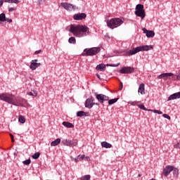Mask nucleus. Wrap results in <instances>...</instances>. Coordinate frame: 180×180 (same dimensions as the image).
Masks as SVG:
<instances>
[{"instance_id": "f257e3e1", "label": "nucleus", "mask_w": 180, "mask_h": 180, "mask_svg": "<svg viewBox=\"0 0 180 180\" xmlns=\"http://www.w3.org/2000/svg\"><path fill=\"white\" fill-rule=\"evenodd\" d=\"M69 32L73 34L75 37H86L91 34L89 27L82 25H72L69 29Z\"/></svg>"}, {"instance_id": "f03ea898", "label": "nucleus", "mask_w": 180, "mask_h": 180, "mask_svg": "<svg viewBox=\"0 0 180 180\" xmlns=\"http://www.w3.org/2000/svg\"><path fill=\"white\" fill-rule=\"evenodd\" d=\"M0 101L6 102V103H9L10 105H13L14 106H23V101L26 102V100L18 98L15 95L9 93H1Z\"/></svg>"}, {"instance_id": "7ed1b4c3", "label": "nucleus", "mask_w": 180, "mask_h": 180, "mask_svg": "<svg viewBox=\"0 0 180 180\" xmlns=\"http://www.w3.org/2000/svg\"><path fill=\"white\" fill-rule=\"evenodd\" d=\"M124 21L122 20L120 18H111L110 20H107V26L110 27V29H116V27H119V26H122Z\"/></svg>"}, {"instance_id": "20e7f679", "label": "nucleus", "mask_w": 180, "mask_h": 180, "mask_svg": "<svg viewBox=\"0 0 180 180\" xmlns=\"http://www.w3.org/2000/svg\"><path fill=\"white\" fill-rule=\"evenodd\" d=\"M101 52V48L100 47H93L90 49H85L84 50V53H82V56L84 57L86 56H96L98 53Z\"/></svg>"}, {"instance_id": "39448f33", "label": "nucleus", "mask_w": 180, "mask_h": 180, "mask_svg": "<svg viewBox=\"0 0 180 180\" xmlns=\"http://www.w3.org/2000/svg\"><path fill=\"white\" fill-rule=\"evenodd\" d=\"M62 144L67 147H77L78 146V139H63Z\"/></svg>"}, {"instance_id": "423d86ee", "label": "nucleus", "mask_w": 180, "mask_h": 180, "mask_svg": "<svg viewBox=\"0 0 180 180\" xmlns=\"http://www.w3.org/2000/svg\"><path fill=\"white\" fill-rule=\"evenodd\" d=\"M94 96H96V99H97L98 102L100 103H104V102L109 101V96L105 94L94 93Z\"/></svg>"}, {"instance_id": "0eeeda50", "label": "nucleus", "mask_w": 180, "mask_h": 180, "mask_svg": "<svg viewBox=\"0 0 180 180\" xmlns=\"http://www.w3.org/2000/svg\"><path fill=\"white\" fill-rule=\"evenodd\" d=\"M136 53H140V51H150L153 49V45H143L139 46L135 48Z\"/></svg>"}, {"instance_id": "6e6552de", "label": "nucleus", "mask_w": 180, "mask_h": 180, "mask_svg": "<svg viewBox=\"0 0 180 180\" xmlns=\"http://www.w3.org/2000/svg\"><path fill=\"white\" fill-rule=\"evenodd\" d=\"M95 98L94 97L91 96L89 98H87L84 103L85 108H87V109H92L94 108V105H95Z\"/></svg>"}, {"instance_id": "1a4fd4ad", "label": "nucleus", "mask_w": 180, "mask_h": 180, "mask_svg": "<svg viewBox=\"0 0 180 180\" xmlns=\"http://www.w3.org/2000/svg\"><path fill=\"white\" fill-rule=\"evenodd\" d=\"M120 74H133L134 68L130 66H124L120 70Z\"/></svg>"}, {"instance_id": "9d476101", "label": "nucleus", "mask_w": 180, "mask_h": 180, "mask_svg": "<svg viewBox=\"0 0 180 180\" xmlns=\"http://www.w3.org/2000/svg\"><path fill=\"white\" fill-rule=\"evenodd\" d=\"M60 6H62V8H64V9H65L66 11H75V6L67 2L60 3Z\"/></svg>"}, {"instance_id": "9b49d317", "label": "nucleus", "mask_w": 180, "mask_h": 180, "mask_svg": "<svg viewBox=\"0 0 180 180\" xmlns=\"http://www.w3.org/2000/svg\"><path fill=\"white\" fill-rule=\"evenodd\" d=\"M172 170H174L172 165H167L162 171L164 176H168V175L172 172Z\"/></svg>"}, {"instance_id": "f8f14e48", "label": "nucleus", "mask_w": 180, "mask_h": 180, "mask_svg": "<svg viewBox=\"0 0 180 180\" xmlns=\"http://www.w3.org/2000/svg\"><path fill=\"white\" fill-rule=\"evenodd\" d=\"M86 18V14L85 13H79L73 15V19L75 20H84Z\"/></svg>"}, {"instance_id": "ddd939ff", "label": "nucleus", "mask_w": 180, "mask_h": 180, "mask_svg": "<svg viewBox=\"0 0 180 180\" xmlns=\"http://www.w3.org/2000/svg\"><path fill=\"white\" fill-rule=\"evenodd\" d=\"M174 73H162L158 76V79H164V81H167V79H169V77H172Z\"/></svg>"}, {"instance_id": "4468645a", "label": "nucleus", "mask_w": 180, "mask_h": 180, "mask_svg": "<svg viewBox=\"0 0 180 180\" xmlns=\"http://www.w3.org/2000/svg\"><path fill=\"white\" fill-rule=\"evenodd\" d=\"M174 99H180V91L170 95L167 98V102H169V101H174Z\"/></svg>"}, {"instance_id": "2eb2a0df", "label": "nucleus", "mask_w": 180, "mask_h": 180, "mask_svg": "<svg viewBox=\"0 0 180 180\" xmlns=\"http://www.w3.org/2000/svg\"><path fill=\"white\" fill-rule=\"evenodd\" d=\"M135 15L143 20L146 18V10L135 11Z\"/></svg>"}, {"instance_id": "dca6fc26", "label": "nucleus", "mask_w": 180, "mask_h": 180, "mask_svg": "<svg viewBox=\"0 0 180 180\" xmlns=\"http://www.w3.org/2000/svg\"><path fill=\"white\" fill-rule=\"evenodd\" d=\"M143 33H146V37L151 38L155 36V33L153 30H147L146 28H143Z\"/></svg>"}, {"instance_id": "f3484780", "label": "nucleus", "mask_w": 180, "mask_h": 180, "mask_svg": "<svg viewBox=\"0 0 180 180\" xmlns=\"http://www.w3.org/2000/svg\"><path fill=\"white\" fill-rule=\"evenodd\" d=\"M134 54H137V51H136V48H134L133 50L125 51L124 52V56L127 57H129L130 56H134Z\"/></svg>"}, {"instance_id": "a211bd4d", "label": "nucleus", "mask_w": 180, "mask_h": 180, "mask_svg": "<svg viewBox=\"0 0 180 180\" xmlns=\"http://www.w3.org/2000/svg\"><path fill=\"white\" fill-rule=\"evenodd\" d=\"M40 65H41V63H40L31 62L30 68L32 71H34V70H36V68H39V67H40Z\"/></svg>"}, {"instance_id": "6ab92c4d", "label": "nucleus", "mask_w": 180, "mask_h": 180, "mask_svg": "<svg viewBox=\"0 0 180 180\" xmlns=\"http://www.w3.org/2000/svg\"><path fill=\"white\" fill-rule=\"evenodd\" d=\"M146 89H145V84L144 83H141L138 89L139 94H141V95H144L146 94Z\"/></svg>"}, {"instance_id": "aec40b11", "label": "nucleus", "mask_w": 180, "mask_h": 180, "mask_svg": "<svg viewBox=\"0 0 180 180\" xmlns=\"http://www.w3.org/2000/svg\"><path fill=\"white\" fill-rule=\"evenodd\" d=\"M77 117H82V116L88 117L89 116V112H86L84 111H78L77 112Z\"/></svg>"}, {"instance_id": "412c9836", "label": "nucleus", "mask_w": 180, "mask_h": 180, "mask_svg": "<svg viewBox=\"0 0 180 180\" xmlns=\"http://www.w3.org/2000/svg\"><path fill=\"white\" fill-rule=\"evenodd\" d=\"M96 70H97V71H105V70H106V65H105V64H99L96 67Z\"/></svg>"}, {"instance_id": "4be33fe9", "label": "nucleus", "mask_w": 180, "mask_h": 180, "mask_svg": "<svg viewBox=\"0 0 180 180\" xmlns=\"http://www.w3.org/2000/svg\"><path fill=\"white\" fill-rule=\"evenodd\" d=\"M61 143V139L60 138L56 139L51 143V146L52 147H56V146H58Z\"/></svg>"}, {"instance_id": "5701e85b", "label": "nucleus", "mask_w": 180, "mask_h": 180, "mask_svg": "<svg viewBox=\"0 0 180 180\" xmlns=\"http://www.w3.org/2000/svg\"><path fill=\"white\" fill-rule=\"evenodd\" d=\"M63 126H65V127H68V129H72L74 128V124L71 122H63L62 123Z\"/></svg>"}, {"instance_id": "b1692460", "label": "nucleus", "mask_w": 180, "mask_h": 180, "mask_svg": "<svg viewBox=\"0 0 180 180\" xmlns=\"http://www.w3.org/2000/svg\"><path fill=\"white\" fill-rule=\"evenodd\" d=\"M101 147H103V148H112V144L106 141H103L101 142Z\"/></svg>"}, {"instance_id": "393cba45", "label": "nucleus", "mask_w": 180, "mask_h": 180, "mask_svg": "<svg viewBox=\"0 0 180 180\" xmlns=\"http://www.w3.org/2000/svg\"><path fill=\"white\" fill-rule=\"evenodd\" d=\"M173 176H174V178H178L179 175V169H178V168L174 167L173 166Z\"/></svg>"}, {"instance_id": "a878e982", "label": "nucleus", "mask_w": 180, "mask_h": 180, "mask_svg": "<svg viewBox=\"0 0 180 180\" xmlns=\"http://www.w3.org/2000/svg\"><path fill=\"white\" fill-rule=\"evenodd\" d=\"M138 108H139V109H141L142 110H145L146 112H150V110H151V109H147V108H146V106L143 103L138 105Z\"/></svg>"}, {"instance_id": "bb28decb", "label": "nucleus", "mask_w": 180, "mask_h": 180, "mask_svg": "<svg viewBox=\"0 0 180 180\" xmlns=\"http://www.w3.org/2000/svg\"><path fill=\"white\" fill-rule=\"evenodd\" d=\"M18 122L19 123H21L22 124H23L24 123L26 122V118H25V116L23 115H19Z\"/></svg>"}, {"instance_id": "cd10ccee", "label": "nucleus", "mask_w": 180, "mask_h": 180, "mask_svg": "<svg viewBox=\"0 0 180 180\" xmlns=\"http://www.w3.org/2000/svg\"><path fill=\"white\" fill-rule=\"evenodd\" d=\"M68 41L70 44H77V40L75 39V37H71L69 38Z\"/></svg>"}, {"instance_id": "c85d7f7f", "label": "nucleus", "mask_w": 180, "mask_h": 180, "mask_svg": "<svg viewBox=\"0 0 180 180\" xmlns=\"http://www.w3.org/2000/svg\"><path fill=\"white\" fill-rule=\"evenodd\" d=\"M117 101H119V98H115L110 99V100L108 99V101H108V105H113V103H116V102H117Z\"/></svg>"}, {"instance_id": "c756f323", "label": "nucleus", "mask_w": 180, "mask_h": 180, "mask_svg": "<svg viewBox=\"0 0 180 180\" xmlns=\"http://www.w3.org/2000/svg\"><path fill=\"white\" fill-rule=\"evenodd\" d=\"M136 11H145L144 5L143 4H137L136 6Z\"/></svg>"}, {"instance_id": "7c9ffc66", "label": "nucleus", "mask_w": 180, "mask_h": 180, "mask_svg": "<svg viewBox=\"0 0 180 180\" xmlns=\"http://www.w3.org/2000/svg\"><path fill=\"white\" fill-rule=\"evenodd\" d=\"M5 13H2L0 14V23H2V22H5Z\"/></svg>"}, {"instance_id": "2f4dec72", "label": "nucleus", "mask_w": 180, "mask_h": 180, "mask_svg": "<svg viewBox=\"0 0 180 180\" xmlns=\"http://www.w3.org/2000/svg\"><path fill=\"white\" fill-rule=\"evenodd\" d=\"M40 157V153L39 152H37L35 153L32 156V158L34 159V160H38V158Z\"/></svg>"}, {"instance_id": "473e14b6", "label": "nucleus", "mask_w": 180, "mask_h": 180, "mask_svg": "<svg viewBox=\"0 0 180 180\" xmlns=\"http://www.w3.org/2000/svg\"><path fill=\"white\" fill-rule=\"evenodd\" d=\"M80 179H81V180H89V179H91V175L87 174V175L82 176L80 178Z\"/></svg>"}, {"instance_id": "72a5a7b5", "label": "nucleus", "mask_w": 180, "mask_h": 180, "mask_svg": "<svg viewBox=\"0 0 180 180\" xmlns=\"http://www.w3.org/2000/svg\"><path fill=\"white\" fill-rule=\"evenodd\" d=\"M138 103H140V101H129L128 105H131V106H136V105H138Z\"/></svg>"}, {"instance_id": "f704fd0d", "label": "nucleus", "mask_w": 180, "mask_h": 180, "mask_svg": "<svg viewBox=\"0 0 180 180\" xmlns=\"http://www.w3.org/2000/svg\"><path fill=\"white\" fill-rule=\"evenodd\" d=\"M30 162H32V160L30 159H27L24 160L22 164H24V165H30Z\"/></svg>"}, {"instance_id": "c9c22d12", "label": "nucleus", "mask_w": 180, "mask_h": 180, "mask_svg": "<svg viewBox=\"0 0 180 180\" xmlns=\"http://www.w3.org/2000/svg\"><path fill=\"white\" fill-rule=\"evenodd\" d=\"M27 95H29V96H37V91H34V93L32 91H30L27 93Z\"/></svg>"}, {"instance_id": "e433bc0d", "label": "nucleus", "mask_w": 180, "mask_h": 180, "mask_svg": "<svg viewBox=\"0 0 180 180\" xmlns=\"http://www.w3.org/2000/svg\"><path fill=\"white\" fill-rule=\"evenodd\" d=\"M149 112H153V113H157L158 115H162V111L158 110H150Z\"/></svg>"}, {"instance_id": "4c0bfd02", "label": "nucleus", "mask_w": 180, "mask_h": 180, "mask_svg": "<svg viewBox=\"0 0 180 180\" xmlns=\"http://www.w3.org/2000/svg\"><path fill=\"white\" fill-rule=\"evenodd\" d=\"M108 67H119L120 65V63L116 64H107Z\"/></svg>"}, {"instance_id": "58836bf2", "label": "nucleus", "mask_w": 180, "mask_h": 180, "mask_svg": "<svg viewBox=\"0 0 180 180\" xmlns=\"http://www.w3.org/2000/svg\"><path fill=\"white\" fill-rule=\"evenodd\" d=\"M163 117H165V119H167V120H171V117L167 115V114H163Z\"/></svg>"}, {"instance_id": "ea45409f", "label": "nucleus", "mask_w": 180, "mask_h": 180, "mask_svg": "<svg viewBox=\"0 0 180 180\" xmlns=\"http://www.w3.org/2000/svg\"><path fill=\"white\" fill-rule=\"evenodd\" d=\"M5 22H8V23H12L11 18H6V15L5 14Z\"/></svg>"}, {"instance_id": "a19ab883", "label": "nucleus", "mask_w": 180, "mask_h": 180, "mask_svg": "<svg viewBox=\"0 0 180 180\" xmlns=\"http://www.w3.org/2000/svg\"><path fill=\"white\" fill-rule=\"evenodd\" d=\"M14 11H16V8L8 7V12H14Z\"/></svg>"}, {"instance_id": "79ce46f5", "label": "nucleus", "mask_w": 180, "mask_h": 180, "mask_svg": "<svg viewBox=\"0 0 180 180\" xmlns=\"http://www.w3.org/2000/svg\"><path fill=\"white\" fill-rule=\"evenodd\" d=\"M172 81H177L176 75H172Z\"/></svg>"}, {"instance_id": "37998d69", "label": "nucleus", "mask_w": 180, "mask_h": 180, "mask_svg": "<svg viewBox=\"0 0 180 180\" xmlns=\"http://www.w3.org/2000/svg\"><path fill=\"white\" fill-rule=\"evenodd\" d=\"M46 2V0H37L38 5H40V4H44Z\"/></svg>"}, {"instance_id": "c03bdc74", "label": "nucleus", "mask_w": 180, "mask_h": 180, "mask_svg": "<svg viewBox=\"0 0 180 180\" xmlns=\"http://www.w3.org/2000/svg\"><path fill=\"white\" fill-rule=\"evenodd\" d=\"M20 2L19 0H11V4H19Z\"/></svg>"}, {"instance_id": "a18cd8bd", "label": "nucleus", "mask_w": 180, "mask_h": 180, "mask_svg": "<svg viewBox=\"0 0 180 180\" xmlns=\"http://www.w3.org/2000/svg\"><path fill=\"white\" fill-rule=\"evenodd\" d=\"M10 137H11V139L12 143H13V142L15 141V139L13 138V134H10Z\"/></svg>"}, {"instance_id": "49530a36", "label": "nucleus", "mask_w": 180, "mask_h": 180, "mask_svg": "<svg viewBox=\"0 0 180 180\" xmlns=\"http://www.w3.org/2000/svg\"><path fill=\"white\" fill-rule=\"evenodd\" d=\"M174 148H180L179 143H176L174 145Z\"/></svg>"}, {"instance_id": "de8ad7c7", "label": "nucleus", "mask_w": 180, "mask_h": 180, "mask_svg": "<svg viewBox=\"0 0 180 180\" xmlns=\"http://www.w3.org/2000/svg\"><path fill=\"white\" fill-rule=\"evenodd\" d=\"M4 2H6L7 4H11V0H3Z\"/></svg>"}, {"instance_id": "09e8293b", "label": "nucleus", "mask_w": 180, "mask_h": 180, "mask_svg": "<svg viewBox=\"0 0 180 180\" xmlns=\"http://www.w3.org/2000/svg\"><path fill=\"white\" fill-rule=\"evenodd\" d=\"M41 53V50H38L34 52V54H40Z\"/></svg>"}, {"instance_id": "8fccbe9b", "label": "nucleus", "mask_w": 180, "mask_h": 180, "mask_svg": "<svg viewBox=\"0 0 180 180\" xmlns=\"http://www.w3.org/2000/svg\"><path fill=\"white\" fill-rule=\"evenodd\" d=\"M96 77H97V78H98V79L101 80L102 78H101V75H99V74H96Z\"/></svg>"}, {"instance_id": "3c124183", "label": "nucleus", "mask_w": 180, "mask_h": 180, "mask_svg": "<svg viewBox=\"0 0 180 180\" xmlns=\"http://www.w3.org/2000/svg\"><path fill=\"white\" fill-rule=\"evenodd\" d=\"M122 89H123V83L122 82L120 83V91H122Z\"/></svg>"}, {"instance_id": "603ef678", "label": "nucleus", "mask_w": 180, "mask_h": 180, "mask_svg": "<svg viewBox=\"0 0 180 180\" xmlns=\"http://www.w3.org/2000/svg\"><path fill=\"white\" fill-rule=\"evenodd\" d=\"M4 5V0H0V8Z\"/></svg>"}, {"instance_id": "864d4df0", "label": "nucleus", "mask_w": 180, "mask_h": 180, "mask_svg": "<svg viewBox=\"0 0 180 180\" xmlns=\"http://www.w3.org/2000/svg\"><path fill=\"white\" fill-rule=\"evenodd\" d=\"M176 77L177 81H180V74L177 75Z\"/></svg>"}, {"instance_id": "5fc2aeb1", "label": "nucleus", "mask_w": 180, "mask_h": 180, "mask_svg": "<svg viewBox=\"0 0 180 180\" xmlns=\"http://www.w3.org/2000/svg\"><path fill=\"white\" fill-rule=\"evenodd\" d=\"M32 63H37V59L32 60Z\"/></svg>"}, {"instance_id": "6e6d98bb", "label": "nucleus", "mask_w": 180, "mask_h": 180, "mask_svg": "<svg viewBox=\"0 0 180 180\" xmlns=\"http://www.w3.org/2000/svg\"><path fill=\"white\" fill-rule=\"evenodd\" d=\"M84 157H85V155H82L81 156V160H84Z\"/></svg>"}, {"instance_id": "4d7b16f0", "label": "nucleus", "mask_w": 180, "mask_h": 180, "mask_svg": "<svg viewBox=\"0 0 180 180\" xmlns=\"http://www.w3.org/2000/svg\"><path fill=\"white\" fill-rule=\"evenodd\" d=\"M74 161H75L76 162H78V159L77 158H75Z\"/></svg>"}, {"instance_id": "13d9d810", "label": "nucleus", "mask_w": 180, "mask_h": 180, "mask_svg": "<svg viewBox=\"0 0 180 180\" xmlns=\"http://www.w3.org/2000/svg\"><path fill=\"white\" fill-rule=\"evenodd\" d=\"M138 176L140 178L141 176V174H139Z\"/></svg>"}, {"instance_id": "bf43d9fd", "label": "nucleus", "mask_w": 180, "mask_h": 180, "mask_svg": "<svg viewBox=\"0 0 180 180\" xmlns=\"http://www.w3.org/2000/svg\"><path fill=\"white\" fill-rule=\"evenodd\" d=\"M96 105H99V103H96Z\"/></svg>"}, {"instance_id": "052dcab7", "label": "nucleus", "mask_w": 180, "mask_h": 180, "mask_svg": "<svg viewBox=\"0 0 180 180\" xmlns=\"http://www.w3.org/2000/svg\"><path fill=\"white\" fill-rule=\"evenodd\" d=\"M14 155H16V153H14Z\"/></svg>"}, {"instance_id": "680f3d73", "label": "nucleus", "mask_w": 180, "mask_h": 180, "mask_svg": "<svg viewBox=\"0 0 180 180\" xmlns=\"http://www.w3.org/2000/svg\"><path fill=\"white\" fill-rule=\"evenodd\" d=\"M78 158H79V155H78Z\"/></svg>"}]
</instances>
